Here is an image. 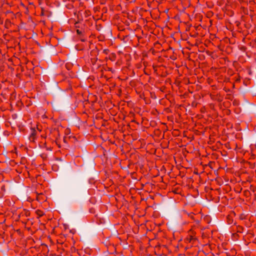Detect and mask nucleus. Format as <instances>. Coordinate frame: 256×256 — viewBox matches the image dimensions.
Listing matches in <instances>:
<instances>
[{
    "mask_svg": "<svg viewBox=\"0 0 256 256\" xmlns=\"http://www.w3.org/2000/svg\"><path fill=\"white\" fill-rule=\"evenodd\" d=\"M36 212L39 217L42 216L44 214V212L39 210H36Z\"/></svg>",
    "mask_w": 256,
    "mask_h": 256,
    "instance_id": "7",
    "label": "nucleus"
},
{
    "mask_svg": "<svg viewBox=\"0 0 256 256\" xmlns=\"http://www.w3.org/2000/svg\"><path fill=\"white\" fill-rule=\"evenodd\" d=\"M188 216L192 220L194 219V214L192 212L188 214Z\"/></svg>",
    "mask_w": 256,
    "mask_h": 256,
    "instance_id": "9",
    "label": "nucleus"
},
{
    "mask_svg": "<svg viewBox=\"0 0 256 256\" xmlns=\"http://www.w3.org/2000/svg\"><path fill=\"white\" fill-rule=\"evenodd\" d=\"M36 138V131L34 129H32V132L30 135L29 136V140L31 142H34V140Z\"/></svg>",
    "mask_w": 256,
    "mask_h": 256,
    "instance_id": "3",
    "label": "nucleus"
},
{
    "mask_svg": "<svg viewBox=\"0 0 256 256\" xmlns=\"http://www.w3.org/2000/svg\"><path fill=\"white\" fill-rule=\"evenodd\" d=\"M236 230L237 232L242 233L244 230V228L240 226H237Z\"/></svg>",
    "mask_w": 256,
    "mask_h": 256,
    "instance_id": "6",
    "label": "nucleus"
},
{
    "mask_svg": "<svg viewBox=\"0 0 256 256\" xmlns=\"http://www.w3.org/2000/svg\"><path fill=\"white\" fill-rule=\"evenodd\" d=\"M109 50H108V49H104V50H103V52L105 54H108V52Z\"/></svg>",
    "mask_w": 256,
    "mask_h": 256,
    "instance_id": "10",
    "label": "nucleus"
},
{
    "mask_svg": "<svg viewBox=\"0 0 256 256\" xmlns=\"http://www.w3.org/2000/svg\"><path fill=\"white\" fill-rule=\"evenodd\" d=\"M239 218L240 220H244L246 218V216L244 214H242L240 215Z\"/></svg>",
    "mask_w": 256,
    "mask_h": 256,
    "instance_id": "8",
    "label": "nucleus"
},
{
    "mask_svg": "<svg viewBox=\"0 0 256 256\" xmlns=\"http://www.w3.org/2000/svg\"><path fill=\"white\" fill-rule=\"evenodd\" d=\"M4 191H5L4 185L2 184H0V198H2L3 197Z\"/></svg>",
    "mask_w": 256,
    "mask_h": 256,
    "instance_id": "4",
    "label": "nucleus"
},
{
    "mask_svg": "<svg viewBox=\"0 0 256 256\" xmlns=\"http://www.w3.org/2000/svg\"><path fill=\"white\" fill-rule=\"evenodd\" d=\"M88 188L86 186H80L76 191V194L78 196H82L86 194Z\"/></svg>",
    "mask_w": 256,
    "mask_h": 256,
    "instance_id": "2",
    "label": "nucleus"
},
{
    "mask_svg": "<svg viewBox=\"0 0 256 256\" xmlns=\"http://www.w3.org/2000/svg\"><path fill=\"white\" fill-rule=\"evenodd\" d=\"M74 28L80 41L82 42H86V39L85 38V36L87 31L86 26L84 24H80L79 22H76L74 24Z\"/></svg>",
    "mask_w": 256,
    "mask_h": 256,
    "instance_id": "1",
    "label": "nucleus"
},
{
    "mask_svg": "<svg viewBox=\"0 0 256 256\" xmlns=\"http://www.w3.org/2000/svg\"><path fill=\"white\" fill-rule=\"evenodd\" d=\"M227 222L228 224H231L234 222L233 216L232 214H228L226 217Z\"/></svg>",
    "mask_w": 256,
    "mask_h": 256,
    "instance_id": "5",
    "label": "nucleus"
}]
</instances>
